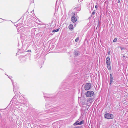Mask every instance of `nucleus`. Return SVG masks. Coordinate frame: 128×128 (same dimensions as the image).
I'll return each mask as SVG.
<instances>
[{
    "label": "nucleus",
    "instance_id": "obj_1",
    "mask_svg": "<svg viewBox=\"0 0 128 128\" xmlns=\"http://www.w3.org/2000/svg\"><path fill=\"white\" fill-rule=\"evenodd\" d=\"M104 117L107 119H111L113 118L114 116L112 114L107 113L104 115Z\"/></svg>",
    "mask_w": 128,
    "mask_h": 128
},
{
    "label": "nucleus",
    "instance_id": "obj_2",
    "mask_svg": "<svg viewBox=\"0 0 128 128\" xmlns=\"http://www.w3.org/2000/svg\"><path fill=\"white\" fill-rule=\"evenodd\" d=\"M91 87V85L90 83H87L84 86V88L86 90H88Z\"/></svg>",
    "mask_w": 128,
    "mask_h": 128
},
{
    "label": "nucleus",
    "instance_id": "obj_3",
    "mask_svg": "<svg viewBox=\"0 0 128 128\" xmlns=\"http://www.w3.org/2000/svg\"><path fill=\"white\" fill-rule=\"evenodd\" d=\"M94 92L93 91H88L86 93V96L90 97L93 96L94 94Z\"/></svg>",
    "mask_w": 128,
    "mask_h": 128
},
{
    "label": "nucleus",
    "instance_id": "obj_4",
    "mask_svg": "<svg viewBox=\"0 0 128 128\" xmlns=\"http://www.w3.org/2000/svg\"><path fill=\"white\" fill-rule=\"evenodd\" d=\"M24 98L22 96H18V102L21 103L22 104L24 103Z\"/></svg>",
    "mask_w": 128,
    "mask_h": 128
},
{
    "label": "nucleus",
    "instance_id": "obj_5",
    "mask_svg": "<svg viewBox=\"0 0 128 128\" xmlns=\"http://www.w3.org/2000/svg\"><path fill=\"white\" fill-rule=\"evenodd\" d=\"M16 96H14L12 98V100L11 101V102H12V103L14 102V103L15 102L16 103L18 102V100L16 99Z\"/></svg>",
    "mask_w": 128,
    "mask_h": 128
},
{
    "label": "nucleus",
    "instance_id": "obj_6",
    "mask_svg": "<svg viewBox=\"0 0 128 128\" xmlns=\"http://www.w3.org/2000/svg\"><path fill=\"white\" fill-rule=\"evenodd\" d=\"M106 62L107 65H110V58L109 57H107L106 59Z\"/></svg>",
    "mask_w": 128,
    "mask_h": 128
},
{
    "label": "nucleus",
    "instance_id": "obj_7",
    "mask_svg": "<svg viewBox=\"0 0 128 128\" xmlns=\"http://www.w3.org/2000/svg\"><path fill=\"white\" fill-rule=\"evenodd\" d=\"M71 20L74 23L76 21V18L74 16H73L71 18Z\"/></svg>",
    "mask_w": 128,
    "mask_h": 128
},
{
    "label": "nucleus",
    "instance_id": "obj_8",
    "mask_svg": "<svg viewBox=\"0 0 128 128\" xmlns=\"http://www.w3.org/2000/svg\"><path fill=\"white\" fill-rule=\"evenodd\" d=\"M11 81H12V84L14 86V88L13 89V91H14V92H17V88H18V87H16V86H15V85H14V84L13 83V80H11Z\"/></svg>",
    "mask_w": 128,
    "mask_h": 128
},
{
    "label": "nucleus",
    "instance_id": "obj_9",
    "mask_svg": "<svg viewBox=\"0 0 128 128\" xmlns=\"http://www.w3.org/2000/svg\"><path fill=\"white\" fill-rule=\"evenodd\" d=\"M44 97H46L48 98L50 97V96L52 95V94H47L45 93H44Z\"/></svg>",
    "mask_w": 128,
    "mask_h": 128
},
{
    "label": "nucleus",
    "instance_id": "obj_10",
    "mask_svg": "<svg viewBox=\"0 0 128 128\" xmlns=\"http://www.w3.org/2000/svg\"><path fill=\"white\" fill-rule=\"evenodd\" d=\"M110 84L112 82L113 80V76L112 74H110Z\"/></svg>",
    "mask_w": 128,
    "mask_h": 128
},
{
    "label": "nucleus",
    "instance_id": "obj_11",
    "mask_svg": "<svg viewBox=\"0 0 128 128\" xmlns=\"http://www.w3.org/2000/svg\"><path fill=\"white\" fill-rule=\"evenodd\" d=\"M68 28L70 30L72 29L73 28V25L71 24H70Z\"/></svg>",
    "mask_w": 128,
    "mask_h": 128
},
{
    "label": "nucleus",
    "instance_id": "obj_12",
    "mask_svg": "<svg viewBox=\"0 0 128 128\" xmlns=\"http://www.w3.org/2000/svg\"><path fill=\"white\" fill-rule=\"evenodd\" d=\"M74 53L75 56H78L79 55V53L78 51H76L74 52Z\"/></svg>",
    "mask_w": 128,
    "mask_h": 128
},
{
    "label": "nucleus",
    "instance_id": "obj_13",
    "mask_svg": "<svg viewBox=\"0 0 128 128\" xmlns=\"http://www.w3.org/2000/svg\"><path fill=\"white\" fill-rule=\"evenodd\" d=\"M78 121H76L73 124L74 126L79 125V123L78 122Z\"/></svg>",
    "mask_w": 128,
    "mask_h": 128
},
{
    "label": "nucleus",
    "instance_id": "obj_14",
    "mask_svg": "<svg viewBox=\"0 0 128 128\" xmlns=\"http://www.w3.org/2000/svg\"><path fill=\"white\" fill-rule=\"evenodd\" d=\"M59 29L58 28L56 30H54L52 31V32H56L58 31L59 30Z\"/></svg>",
    "mask_w": 128,
    "mask_h": 128
},
{
    "label": "nucleus",
    "instance_id": "obj_15",
    "mask_svg": "<svg viewBox=\"0 0 128 128\" xmlns=\"http://www.w3.org/2000/svg\"><path fill=\"white\" fill-rule=\"evenodd\" d=\"M84 121L83 120L81 121L79 123V125H80L84 123Z\"/></svg>",
    "mask_w": 128,
    "mask_h": 128
},
{
    "label": "nucleus",
    "instance_id": "obj_16",
    "mask_svg": "<svg viewBox=\"0 0 128 128\" xmlns=\"http://www.w3.org/2000/svg\"><path fill=\"white\" fill-rule=\"evenodd\" d=\"M107 68L109 70H110L111 69V67L110 65H107Z\"/></svg>",
    "mask_w": 128,
    "mask_h": 128
},
{
    "label": "nucleus",
    "instance_id": "obj_17",
    "mask_svg": "<svg viewBox=\"0 0 128 128\" xmlns=\"http://www.w3.org/2000/svg\"><path fill=\"white\" fill-rule=\"evenodd\" d=\"M79 39V37H78L76 38L75 39V41L76 42H77L78 40Z\"/></svg>",
    "mask_w": 128,
    "mask_h": 128
},
{
    "label": "nucleus",
    "instance_id": "obj_18",
    "mask_svg": "<svg viewBox=\"0 0 128 128\" xmlns=\"http://www.w3.org/2000/svg\"><path fill=\"white\" fill-rule=\"evenodd\" d=\"M117 40V39L116 38L114 39L113 40V42H116Z\"/></svg>",
    "mask_w": 128,
    "mask_h": 128
},
{
    "label": "nucleus",
    "instance_id": "obj_19",
    "mask_svg": "<svg viewBox=\"0 0 128 128\" xmlns=\"http://www.w3.org/2000/svg\"><path fill=\"white\" fill-rule=\"evenodd\" d=\"M95 10L92 13V15H93L94 14H95Z\"/></svg>",
    "mask_w": 128,
    "mask_h": 128
},
{
    "label": "nucleus",
    "instance_id": "obj_20",
    "mask_svg": "<svg viewBox=\"0 0 128 128\" xmlns=\"http://www.w3.org/2000/svg\"><path fill=\"white\" fill-rule=\"evenodd\" d=\"M35 29H33L32 30V32H33V33H34L35 31Z\"/></svg>",
    "mask_w": 128,
    "mask_h": 128
},
{
    "label": "nucleus",
    "instance_id": "obj_21",
    "mask_svg": "<svg viewBox=\"0 0 128 128\" xmlns=\"http://www.w3.org/2000/svg\"><path fill=\"white\" fill-rule=\"evenodd\" d=\"M121 50H124V48L123 47H120Z\"/></svg>",
    "mask_w": 128,
    "mask_h": 128
},
{
    "label": "nucleus",
    "instance_id": "obj_22",
    "mask_svg": "<svg viewBox=\"0 0 128 128\" xmlns=\"http://www.w3.org/2000/svg\"><path fill=\"white\" fill-rule=\"evenodd\" d=\"M27 52H31V50H29L27 51Z\"/></svg>",
    "mask_w": 128,
    "mask_h": 128
},
{
    "label": "nucleus",
    "instance_id": "obj_23",
    "mask_svg": "<svg viewBox=\"0 0 128 128\" xmlns=\"http://www.w3.org/2000/svg\"><path fill=\"white\" fill-rule=\"evenodd\" d=\"M95 8H96V10L97 8H98V6L97 5H96L95 6Z\"/></svg>",
    "mask_w": 128,
    "mask_h": 128
},
{
    "label": "nucleus",
    "instance_id": "obj_24",
    "mask_svg": "<svg viewBox=\"0 0 128 128\" xmlns=\"http://www.w3.org/2000/svg\"><path fill=\"white\" fill-rule=\"evenodd\" d=\"M8 78H9L10 79H11V78H12V76H9Z\"/></svg>",
    "mask_w": 128,
    "mask_h": 128
},
{
    "label": "nucleus",
    "instance_id": "obj_25",
    "mask_svg": "<svg viewBox=\"0 0 128 128\" xmlns=\"http://www.w3.org/2000/svg\"><path fill=\"white\" fill-rule=\"evenodd\" d=\"M108 54H110V51H108Z\"/></svg>",
    "mask_w": 128,
    "mask_h": 128
},
{
    "label": "nucleus",
    "instance_id": "obj_26",
    "mask_svg": "<svg viewBox=\"0 0 128 128\" xmlns=\"http://www.w3.org/2000/svg\"><path fill=\"white\" fill-rule=\"evenodd\" d=\"M120 0H118V2L119 3L120 1Z\"/></svg>",
    "mask_w": 128,
    "mask_h": 128
}]
</instances>
